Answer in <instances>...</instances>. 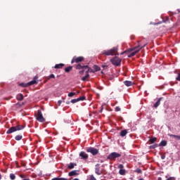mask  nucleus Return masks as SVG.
<instances>
[{"mask_svg": "<svg viewBox=\"0 0 180 180\" xmlns=\"http://www.w3.org/2000/svg\"><path fill=\"white\" fill-rule=\"evenodd\" d=\"M117 50H119V48L117 46L113 47L110 50L103 51L102 54H103V56H118L119 54L116 53H117Z\"/></svg>", "mask_w": 180, "mask_h": 180, "instance_id": "obj_1", "label": "nucleus"}, {"mask_svg": "<svg viewBox=\"0 0 180 180\" xmlns=\"http://www.w3.org/2000/svg\"><path fill=\"white\" fill-rule=\"evenodd\" d=\"M23 126L22 125H18L15 127H11L8 131H6L7 134H11L12 133H15V131H18L19 130H22Z\"/></svg>", "mask_w": 180, "mask_h": 180, "instance_id": "obj_2", "label": "nucleus"}, {"mask_svg": "<svg viewBox=\"0 0 180 180\" xmlns=\"http://www.w3.org/2000/svg\"><path fill=\"white\" fill-rule=\"evenodd\" d=\"M119 157H122V155L120 153L112 152L108 156V160H116V158H119Z\"/></svg>", "mask_w": 180, "mask_h": 180, "instance_id": "obj_3", "label": "nucleus"}, {"mask_svg": "<svg viewBox=\"0 0 180 180\" xmlns=\"http://www.w3.org/2000/svg\"><path fill=\"white\" fill-rule=\"evenodd\" d=\"M110 62L112 63V64H113V65H116L117 67L120 65V63H122V59L115 56L110 59Z\"/></svg>", "mask_w": 180, "mask_h": 180, "instance_id": "obj_4", "label": "nucleus"}, {"mask_svg": "<svg viewBox=\"0 0 180 180\" xmlns=\"http://www.w3.org/2000/svg\"><path fill=\"white\" fill-rule=\"evenodd\" d=\"M86 152L90 153L91 154H92V155H96L98 154L99 150H98L95 148L90 147L86 149Z\"/></svg>", "mask_w": 180, "mask_h": 180, "instance_id": "obj_5", "label": "nucleus"}, {"mask_svg": "<svg viewBox=\"0 0 180 180\" xmlns=\"http://www.w3.org/2000/svg\"><path fill=\"white\" fill-rule=\"evenodd\" d=\"M37 120H38V122H44V120H46L44 119V117H43L41 110H37Z\"/></svg>", "mask_w": 180, "mask_h": 180, "instance_id": "obj_6", "label": "nucleus"}, {"mask_svg": "<svg viewBox=\"0 0 180 180\" xmlns=\"http://www.w3.org/2000/svg\"><path fill=\"white\" fill-rule=\"evenodd\" d=\"M145 46H146V44L143 45V46H138L136 48H134V50H136V49H138L136 50L135 51L131 53L130 55L129 56V57H134V56H136V54H137V53H139V51H140V50H141V49H143V47H144Z\"/></svg>", "mask_w": 180, "mask_h": 180, "instance_id": "obj_7", "label": "nucleus"}, {"mask_svg": "<svg viewBox=\"0 0 180 180\" xmlns=\"http://www.w3.org/2000/svg\"><path fill=\"white\" fill-rule=\"evenodd\" d=\"M82 61H84V57L79 56V57H73L72 59L71 63L74 64V63H81Z\"/></svg>", "mask_w": 180, "mask_h": 180, "instance_id": "obj_8", "label": "nucleus"}, {"mask_svg": "<svg viewBox=\"0 0 180 180\" xmlns=\"http://www.w3.org/2000/svg\"><path fill=\"white\" fill-rule=\"evenodd\" d=\"M79 67H80L82 70H87L86 71H88V74H89V72H95V71H94L92 68L88 67V65H86V66L79 65Z\"/></svg>", "mask_w": 180, "mask_h": 180, "instance_id": "obj_9", "label": "nucleus"}, {"mask_svg": "<svg viewBox=\"0 0 180 180\" xmlns=\"http://www.w3.org/2000/svg\"><path fill=\"white\" fill-rule=\"evenodd\" d=\"M85 100V97H79L77 98H75V99H72L71 100V103H77V102H79V101H84Z\"/></svg>", "mask_w": 180, "mask_h": 180, "instance_id": "obj_10", "label": "nucleus"}, {"mask_svg": "<svg viewBox=\"0 0 180 180\" xmlns=\"http://www.w3.org/2000/svg\"><path fill=\"white\" fill-rule=\"evenodd\" d=\"M95 173L97 175H101L102 174V172L100 170L99 164L96 165Z\"/></svg>", "mask_w": 180, "mask_h": 180, "instance_id": "obj_11", "label": "nucleus"}, {"mask_svg": "<svg viewBox=\"0 0 180 180\" xmlns=\"http://www.w3.org/2000/svg\"><path fill=\"white\" fill-rule=\"evenodd\" d=\"M78 172H79L78 170H73V171L69 172L68 175H69V176H77V175H79V174Z\"/></svg>", "mask_w": 180, "mask_h": 180, "instance_id": "obj_12", "label": "nucleus"}, {"mask_svg": "<svg viewBox=\"0 0 180 180\" xmlns=\"http://www.w3.org/2000/svg\"><path fill=\"white\" fill-rule=\"evenodd\" d=\"M79 157H81L82 160H86V158H88V154L85 153V152H81Z\"/></svg>", "mask_w": 180, "mask_h": 180, "instance_id": "obj_13", "label": "nucleus"}, {"mask_svg": "<svg viewBox=\"0 0 180 180\" xmlns=\"http://www.w3.org/2000/svg\"><path fill=\"white\" fill-rule=\"evenodd\" d=\"M124 84L126 86H131V85H133L134 84V82H131V81H124Z\"/></svg>", "mask_w": 180, "mask_h": 180, "instance_id": "obj_14", "label": "nucleus"}, {"mask_svg": "<svg viewBox=\"0 0 180 180\" xmlns=\"http://www.w3.org/2000/svg\"><path fill=\"white\" fill-rule=\"evenodd\" d=\"M161 99H162V98H158V100L155 102V103L154 104V108H157L159 105H160L161 103Z\"/></svg>", "mask_w": 180, "mask_h": 180, "instance_id": "obj_15", "label": "nucleus"}, {"mask_svg": "<svg viewBox=\"0 0 180 180\" xmlns=\"http://www.w3.org/2000/svg\"><path fill=\"white\" fill-rule=\"evenodd\" d=\"M126 134H127V130L124 129L120 131V136L121 137H124V136H126Z\"/></svg>", "mask_w": 180, "mask_h": 180, "instance_id": "obj_16", "label": "nucleus"}, {"mask_svg": "<svg viewBox=\"0 0 180 180\" xmlns=\"http://www.w3.org/2000/svg\"><path fill=\"white\" fill-rule=\"evenodd\" d=\"M64 67V64L60 63V64H56L54 66V68L58 69V68H63Z\"/></svg>", "mask_w": 180, "mask_h": 180, "instance_id": "obj_17", "label": "nucleus"}, {"mask_svg": "<svg viewBox=\"0 0 180 180\" xmlns=\"http://www.w3.org/2000/svg\"><path fill=\"white\" fill-rule=\"evenodd\" d=\"M18 101H23V94H20L17 95Z\"/></svg>", "mask_w": 180, "mask_h": 180, "instance_id": "obj_18", "label": "nucleus"}, {"mask_svg": "<svg viewBox=\"0 0 180 180\" xmlns=\"http://www.w3.org/2000/svg\"><path fill=\"white\" fill-rule=\"evenodd\" d=\"M77 166V164L75 163H70L68 165V168H69L70 169H72L74 168V167Z\"/></svg>", "mask_w": 180, "mask_h": 180, "instance_id": "obj_19", "label": "nucleus"}, {"mask_svg": "<svg viewBox=\"0 0 180 180\" xmlns=\"http://www.w3.org/2000/svg\"><path fill=\"white\" fill-rule=\"evenodd\" d=\"M89 77V74L88 71H86V75L82 78V81H86V78Z\"/></svg>", "mask_w": 180, "mask_h": 180, "instance_id": "obj_20", "label": "nucleus"}, {"mask_svg": "<svg viewBox=\"0 0 180 180\" xmlns=\"http://www.w3.org/2000/svg\"><path fill=\"white\" fill-rule=\"evenodd\" d=\"M149 141L151 144H153V143H155V141H157V138L153 137V138H150L149 139Z\"/></svg>", "mask_w": 180, "mask_h": 180, "instance_id": "obj_21", "label": "nucleus"}, {"mask_svg": "<svg viewBox=\"0 0 180 180\" xmlns=\"http://www.w3.org/2000/svg\"><path fill=\"white\" fill-rule=\"evenodd\" d=\"M27 84H28V86H30V85H34V84H37V82L35 79H34L28 82Z\"/></svg>", "mask_w": 180, "mask_h": 180, "instance_id": "obj_22", "label": "nucleus"}, {"mask_svg": "<svg viewBox=\"0 0 180 180\" xmlns=\"http://www.w3.org/2000/svg\"><path fill=\"white\" fill-rule=\"evenodd\" d=\"M120 175H124L126 174V170L124 169H121L119 171Z\"/></svg>", "mask_w": 180, "mask_h": 180, "instance_id": "obj_23", "label": "nucleus"}, {"mask_svg": "<svg viewBox=\"0 0 180 180\" xmlns=\"http://www.w3.org/2000/svg\"><path fill=\"white\" fill-rule=\"evenodd\" d=\"M20 86H22V88H27V86H29L28 83H21L20 84Z\"/></svg>", "mask_w": 180, "mask_h": 180, "instance_id": "obj_24", "label": "nucleus"}, {"mask_svg": "<svg viewBox=\"0 0 180 180\" xmlns=\"http://www.w3.org/2000/svg\"><path fill=\"white\" fill-rule=\"evenodd\" d=\"M72 70V66H69L65 69V72H70Z\"/></svg>", "mask_w": 180, "mask_h": 180, "instance_id": "obj_25", "label": "nucleus"}, {"mask_svg": "<svg viewBox=\"0 0 180 180\" xmlns=\"http://www.w3.org/2000/svg\"><path fill=\"white\" fill-rule=\"evenodd\" d=\"M75 95H77V93L70 92L68 94V96H69V98H72V96H75Z\"/></svg>", "mask_w": 180, "mask_h": 180, "instance_id": "obj_26", "label": "nucleus"}, {"mask_svg": "<svg viewBox=\"0 0 180 180\" xmlns=\"http://www.w3.org/2000/svg\"><path fill=\"white\" fill-rule=\"evenodd\" d=\"M15 139L17 140V141H19L22 140V135H18L15 137Z\"/></svg>", "mask_w": 180, "mask_h": 180, "instance_id": "obj_27", "label": "nucleus"}, {"mask_svg": "<svg viewBox=\"0 0 180 180\" xmlns=\"http://www.w3.org/2000/svg\"><path fill=\"white\" fill-rule=\"evenodd\" d=\"M160 146H162V147H165V146H167V142L165 141H162L160 142Z\"/></svg>", "mask_w": 180, "mask_h": 180, "instance_id": "obj_28", "label": "nucleus"}, {"mask_svg": "<svg viewBox=\"0 0 180 180\" xmlns=\"http://www.w3.org/2000/svg\"><path fill=\"white\" fill-rule=\"evenodd\" d=\"M94 68L95 70V71H100L101 70V68H99L98 65H94Z\"/></svg>", "mask_w": 180, "mask_h": 180, "instance_id": "obj_29", "label": "nucleus"}, {"mask_svg": "<svg viewBox=\"0 0 180 180\" xmlns=\"http://www.w3.org/2000/svg\"><path fill=\"white\" fill-rule=\"evenodd\" d=\"M10 178L12 180H15L16 179V176L13 174H10Z\"/></svg>", "mask_w": 180, "mask_h": 180, "instance_id": "obj_30", "label": "nucleus"}, {"mask_svg": "<svg viewBox=\"0 0 180 180\" xmlns=\"http://www.w3.org/2000/svg\"><path fill=\"white\" fill-rule=\"evenodd\" d=\"M172 137L176 139V140H180V136L172 135Z\"/></svg>", "mask_w": 180, "mask_h": 180, "instance_id": "obj_31", "label": "nucleus"}, {"mask_svg": "<svg viewBox=\"0 0 180 180\" xmlns=\"http://www.w3.org/2000/svg\"><path fill=\"white\" fill-rule=\"evenodd\" d=\"M53 179L54 180H68V179H66V178H58V177L54 178Z\"/></svg>", "mask_w": 180, "mask_h": 180, "instance_id": "obj_32", "label": "nucleus"}, {"mask_svg": "<svg viewBox=\"0 0 180 180\" xmlns=\"http://www.w3.org/2000/svg\"><path fill=\"white\" fill-rule=\"evenodd\" d=\"M157 147H158V145L155 144V145H152L150 146V148H157Z\"/></svg>", "mask_w": 180, "mask_h": 180, "instance_id": "obj_33", "label": "nucleus"}, {"mask_svg": "<svg viewBox=\"0 0 180 180\" xmlns=\"http://www.w3.org/2000/svg\"><path fill=\"white\" fill-rule=\"evenodd\" d=\"M118 168H119V169H123V168H124V166H123V165H118Z\"/></svg>", "mask_w": 180, "mask_h": 180, "instance_id": "obj_34", "label": "nucleus"}, {"mask_svg": "<svg viewBox=\"0 0 180 180\" xmlns=\"http://www.w3.org/2000/svg\"><path fill=\"white\" fill-rule=\"evenodd\" d=\"M115 112H120V107L117 106V107L115 108Z\"/></svg>", "mask_w": 180, "mask_h": 180, "instance_id": "obj_35", "label": "nucleus"}, {"mask_svg": "<svg viewBox=\"0 0 180 180\" xmlns=\"http://www.w3.org/2000/svg\"><path fill=\"white\" fill-rule=\"evenodd\" d=\"M176 81H180V73L178 74L177 77H176Z\"/></svg>", "mask_w": 180, "mask_h": 180, "instance_id": "obj_36", "label": "nucleus"}, {"mask_svg": "<svg viewBox=\"0 0 180 180\" xmlns=\"http://www.w3.org/2000/svg\"><path fill=\"white\" fill-rule=\"evenodd\" d=\"M49 78H56V76L53 74L50 75Z\"/></svg>", "mask_w": 180, "mask_h": 180, "instance_id": "obj_37", "label": "nucleus"}, {"mask_svg": "<svg viewBox=\"0 0 180 180\" xmlns=\"http://www.w3.org/2000/svg\"><path fill=\"white\" fill-rule=\"evenodd\" d=\"M136 172H137L138 174H141V169H136Z\"/></svg>", "mask_w": 180, "mask_h": 180, "instance_id": "obj_38", "label": "nucleus"}, {"mask_svg": "<svg viewBox=\"0 0 180 180\" xmlns=\"http://www.w3.org/2000/svg\"><path fill=\"white\" fill-rule=\"evenodd\" d=\"M62 102H63V101H61V100H59V101H58V103L59 106L61 105Z\"/></svg>", "mask_w": 180, "mask_h": 180, "instance_id": "obj_39", "label": "nucleus"}, {"mask_svg": "<svg viewBox=\"0 0 180 180\" xmlns=\"http://www.w3.org/2000/svg\"><path fill=\"white\" fill-rule=\"evenodd\" d=\"M127 51H125L121 53V55H123V54H124L125 53H127Z\"/></svg>", "mask_w": 180, "mask_h": 180, "instance_id": "obj_40", "label": "nucleus"}, {"mask_svg": "<svg viewBox=\"0 0 180 180\" xmlns=\"http://www.w3.org/2000/svg\"><path fill=\"white\" fill-rule=\"evenodd\" d=\"M161 158H162V160H165V155H162V156L161 157Z\"/></svg>", "mask_w": 180, "mask_h": 180, "instance_id": "obj_41", "label": "nucleus"}, {"mask_svg": "<svg viewBox=\"0 0 180 180\" xmlns=\"http://www.w3.org/2000/svg\"><path fill=\"white\" fill-rule=\"evenodd\" d=\"M84 71H85V70L83 69V70L82 72H79L80 74H83Z\"/></svg>", "mask_w": 180, "mask_h": 180, "instance_id": "obj_42", "label": "nucleus"}, {"mask_svg": "<svg viewBox=\"0 0 180 180\" xmlns=\"http://www.w3.org/2000/svg\"><path fill=\"white\" fill-rule=\"evenodd\" d=\"M67 105H70V101L66 102Z\"/></svg>", "mask_w": 180, "mask_h": 180, "instance_id": "obj_43", "label": "nucleus"}, {"mask_svg": "<svg viewBox=\"0 0 180 180\" xmlns=\"http://www.w3.org/2000/svg\"><path fill=\"white\" fill-rule=\"evenodd\" d=\"M0 179H2V176L0 174Z\"/></svg>", "mask_w": 180, "mask_h": 180, "instance_id": "obj_44", "label": "nucleus"}, {"mask_svg": "<svg viewBox=\"0 0 180 180\" xmlns=\"http://www.w3.org/2000/svg\"><path fill=\"white\" fill-rule=\"evenodd\" d=\"M79 94V91H77V93H76V94Z\"/></svg>", "mask_w": 180, "mask_h": 180, "instance_id": "obj_45", "label": "nucleus"}, {"mask_svg": "<svg viewBox=\"0 0 180 180\" xmlns=\"http://www.w3.org/2000/svg\"><path fill=\"white\" fill-rule=\"evenodd\" d=\"M139 180H144V179H139Z\"/></svg>", "mask_w": 180, "mask_h": 180, "instance_id": "obj_46", "label": "nucleus"}, {"mask_svg": "<svg viewBox=\"0 0 180 180\" xmlns=\"http://www.w3.org/2000/svg\"><path fill=\"white\" fill-rule=\"evenodd\" d=\"M160 23H157V25H159ZM154 25H156L155 23Z\"/></svg>", "mask_w": 180, "mask_h": 180, "instance_id": "obj_47", "label": "nucleus"}, {"mask_svg": "<svg viewBox=\"0 0 180 180\" xmlns=\"http://www.w3.org/2000/svg\"><path fill=\"white\" fill-rule=\"evenodd\" d=\"M179 98H180V94H179Z\"/></svg>", "mask_w": 180, "mask_h": 180, "instance_id": "obj_48", "label": "nucleus"}]
</instances>
